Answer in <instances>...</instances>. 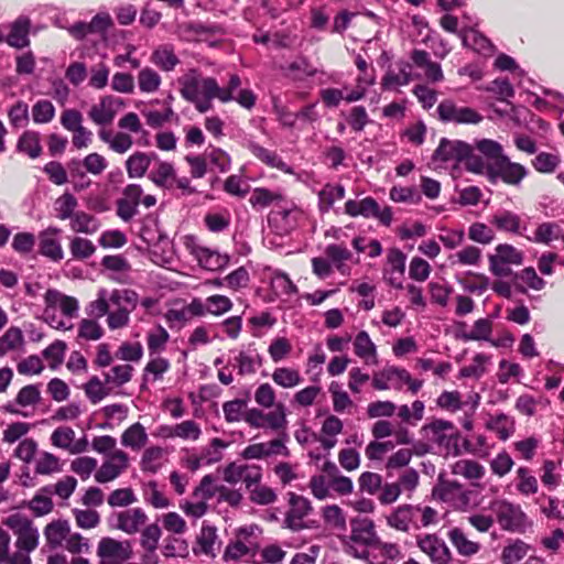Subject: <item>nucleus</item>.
<instances>
[{
	"label": "nucleus",
	"mask_w": 564,
	"mask_h": 564,
	"mask_svg": "<svg viewBox=\"0 0 564 564\" xmlns=\"http://www.w3.org/2000/svg\"><path fill=\"white\" fill-rule=\"evenodd\" d=\"M181 96L195 106L199 113L214 108L213 100L217 99L219 85L214 77H203L196 68H191L178 78Z\"/></svg>",
	"instance_id": "obj_1"
},
{
	"label": "nucleus",
	"mask_w": 564,
	"mask_h": 564,
	"mask_svg": "<svg viewBox=\"0 0 564 564\" xmlns=\"http://www.w3.org/2000/svg\"><path fill=\"white\" fill-rule=\"evenodd\" d=\"M350 534L341 538L343 544L348 546L352 554L366 560L370 555L367 547H371L378 538L373 520L368 517H355L349 522Z\"/></svg>",
	"instance_id": "obj_2"
},
{
	"label": "nucleus",
	"mask_w": 564,
	"mask_h": 564,
	"mask_svg": "<svg viewBox=\"0 0 564 564\" xmlns=\"http://www.w3.org/2000/svg\"><path fill=\"white\" fill-rule=\"evenodd\" d=\"M139 295L135 291L130 289H113L108 291L107 289H99L97 292V299L91 301L86 306V314L93 318H100L108 314L110 304L120 305L126 303L131 307H137Z\"/></svg>",
	"instance_id": "obj_3"
},
{
	"label": "nucleus",
	"mask_w": 564,
	"mask_h": 564,
	"mask_svg": "<svg viewBox=\"0 0 564 564\" xmlns=\"http://www.w3.org/2000/svg\"><path fill=\"white\" fill-rule=\"evenodd\" d=\"M437 118L444 123L478 124L484 117L476 109L458 106L453 99L442 100L436 108Z\"/></svg>",
	"instance_id": "obj_4"
},
{
	"label": "nucleus",
	"mask_w": 564,
	"mask_h": 564,
	"mask_svg": "<svg viewBox=\"0 0 564 564\" xmlns=\"http://www.w3.org/2000/svg\"><path fill=\"white\" fill-rule=\"evenodd\" d=\"M4 524L9 527L17 536V549L32 552L37 547L40 538L39 530L29 518L20 513H14L7 518Z\"/></svg>",
	"instance_id": "obj_5"
},
{
	"label": "nucleus",
	"mask_w": 564,
	"mask_h": 564,
	"mask_svg": "<svg viewBox=\"0 0 564 564\" xmlns=\"http://www.w3.org/2000/svg\"><path fill=\"white\" fill-rule=\"evenodd\" d=\"M345 213L350 217L376 218L384 226H390L392 221L391 208L386 206L381 209L377 200L370 196L360 200L348 199L345 203Z\"/></svg>",
	"instance_id": "obj_6"
},
{
	"label": "nucleus",
	"mask_w": 564,
	"mask_h": 564,
	"mask_svg": "<svg viewBox=\"0 0 564 564\" xmlns=\"http://www.w3.org/2000/svg\"><path fill=\"white\" fill-rule=\"evenodd\" d=\"M528 173L529 171L524 165L511 162L506 155L501 160L492 162L489 182L496 184L500 180L507 185L519 187Z\"/></svg>",
	"instance_id": "obj_7"
},
{
	"label": "nucleus",
	"mask_w": 564,
	"mask_h": 564,
	"mask_svg": "<svg viewBox=\"0 0 564 564\" xmlns=\"http://www.w3.org/2000/svg\"><path fill=\"white\" fill-rule=\"evenodd\" d=\"M497 521L503 530L524 532L530 525L527 514L521 507L508 501H501L495 508Z\"/></svg>",
	"instance_id": "obj_8"
},
{
	"label": "nucleus",
	"mask_w": 564,
	"mask_h": 564,
	"mask_svg": "<svg viewBox=\"0 0 564 564\" xmlns=\"http://www.w3.org/2000/svg\"><path fill=\"white\" fill-rule=\"evenodd\" d=\"M132 553L130 541H117L112 538H102L97 550L99 564H122L131 558Z\"/></svg>",
	"instance_id": "obj_9"
},
{
	"label": "nucleus",
	"mask_w": 564,
	"mask_h": 564,
	"mask_svg": "<svg viewBox=\"0 0 564 564\" xmlns=\"http://www.w3.org/2000/svg\"><path fill=\"white\" fill-rule=\"evenodd\" d=\"M417 547L429 556L433 564H451L453 554L443 539L434 533L416 538Z\"/></svg>",
	"instance_id": "obj_10"
},
{
	"label": "nucleus",
	"mask_w": 564,
	"mask_h": 564,
	"mask_svg": "<svg viewBox=\"0 0 564 564\" xmlns=\"http://www.w3.org/2000/svg\"><path fill=\"white\" fill-rule=\"evenodd\" d=\"M111 527L127 534H135L148 521L147 513L141 508H131L113 513L109 518Z\"/></svg>",
	"instance_id": "obj_11"
},
{
	"label": "nucleus",
	"mask_w": 564,
	"mask_h": 564,
	"mask_svg": "<svg viewBox=\"0 0 564 564\" xmlns=\"http://www.w3.org/2000/svg\"><path fill=\"white\" fill-rule=\"evenodd\" d=\"M129 466V457L121 449L113 451L95 473L99 484L109 482L119 477Z\"/></svg>",
	"instance_id": "obj_12"
},
{
	"label": "nucleus",
	"mask_w": 564,
	"mask_h": 564,
	"mask_svg": "<svg viewBox=\"0 0 564 564\" xmlns=\"http://www.w3.org/2000/svg\"><path fill=\"white\" fill-rule=\"evenodd\" d=\"M123 107V99L111 95L104 96L98 104L91 106L88 117L98 126H107L112 122L117 112Z\"/></svg>",
	"instance_id": "obj_13"
},
{
	"label": "nucleus",
	"mask_w": 564,
	"mask_h": 564,
	"mask_svg": "<svg viewBox=\"0 0 564 564\" xmlns=\"http://www.w3.org/2000/svg\"><path fill=\"white\" fill-rule=\"evenodd\" d=\"M290 509L285 514L284 527L299 532L305 528L303 519L312 511L311 502L307 498L294 492L289 494Z\"/></svg>",
	"instance_id": "obj_14"
},
{
	"label": "nucleus",
	"mask_w": 564,
	"mask_h": 564,
	"mask_svg": "<svg viewBox=\"0 0 564 564\" xmlns=\"http://www.w3.org/2000/svg\"><path fill=\"white\" fill-rule=\"evenodd\" d=\"M469 153V144L460 140L443 138L433 153V161L441 163L463 162Z\"/></svg>",
	"instance_id": "obj_15"
},
{
	"label": "nucleus",
	"mask_w": 564,
	"mask_h": 564,
	"mask_svg": "<svg viewBox=\"0 0 564 564\" xmlns=\"http://www.w3.org/2000/svg\"><path fill=\"white\" fill-rule=\"evenodd\" d=\"M406 256L398 248H391L387 254V267L383 270L386 281L394 289H403Z\"/></svg>",
	"instance_id": "obj_16"
},
{
	"label": "nucleus",
	"mask_w": 564,
	"mask_h": 564,
	"mask_svg": "<svg viewBox=\"0 0 564 564\" xmlns=\"http://www.w3.org/2000/svg\"><path fill=\"white\" fill-rule=\"evenodd\" d=\"M45 305L52 310H59L62 314L68 318L77 316L78 301L69 295L63 294L58 290L50 289L44 295Z\"/></svg>",
	"instance_id": "obj_17"
},
{
	"label": "nucleus",
	"mask_w": 564,
	"mask_h": 564,
	"mask_svg": "<svg viewBox=\"0 0 564 564\" xmlns=\"http://www.w3.org/2000/svg\"><path fill=\"white\" fill-rule=\"evenodd\" d=\"M61 232L58 228L50 227L40 234V252L53 261H61L64 252L56 236Z\"/></svg>",
	"instance_id": "obj_18"
},
{
	"label": "nucleus",
	"mask_w": 564,
	"mask_h": 564,
	"mask_svg": "<svg viewBox=\"0 0 564 564\" xmlns=\"http://www.w3.org/2000/svg\"><path fill=\"white\" fill-rule=\"evenodd\" d=\"M31 21L28 17L21 15L11 25L10 32L6 36V42L15 48H24L29 46V32H30Z\"/></svg>",
	"instance_id": "obj_19"
},
{
	"label": "nucleus",
	"mask_w": 564,
	"mask_h": 564,
	"mask_svg": "<svg viewBox=\"0 0 564 564\" xmlns=\"http://www.w3.org/2000/svg\"><path fill=\"white\" fill-rule=\"evenodd\" d=\"M154 160H158V155L154 152H134L126 161L128 176L130 178L142 177Z\"/></svg>",
	"instance_id": "obj_20"
},
{
	"label": "nucleus",
	"mask_w": 564,
	"mask_h": 564,
	"mask_svg": "<svg viewBox=\"0 0 564 564\" xmlns=\"http://www.w3.org/2000/svg\"><path fill=\"white\" fill-rule=\"evenodd\" d=\"M459 35L464 46L482 55H489L492 53V44L477 30L473 28L464 29L460 31Z\"/></svg>",
	"instance_id": "obj_21"
},
{
	"label": "nucleus",
	"mask_w": 564,
	"mask_h": 564,
	"mask_svg": "<svg viewBox=\"0 0 564 564\" xmlns=\"http://www.w3.org/2000/svg\"><path fill=\"white\" fill-rule=\"evenodd\" d=\"M399 72L389 69L382 78L381 86L384 90H392L399 86L408 85L412 79L411 64L408 62L398 63Z\"/></svg>",
	"instance_id": "obj_22"
},
{
	"label": "nucleus",
	"mask_w": 564,
	"mask_h": 564,
	"mask_svg": "<svg viewBox=\"0 0 564 564\" xmlns=\"http://www.w3.org/2000/svg\"><path fill=\"white\" fill-rule=\"evenodd\" d=\"M300 212L291 204L290 206H280L272 210L269 216V223L278 226L282 231L288 232L296 225V214Z\"/></svg>",
	"instance_id": "obj_23"
},
{
	"label": "nucleus",
	"mask_w": 564,
	"mask_h": 564,
	"mask_svg": "<svg viewBox=\"0 0 564 564\" xmlns=\"http://www.w3.org/2000/svg\"><path fill=\"white\" fill-rule=\"evenodd\" d=\"M448 540L462 556H473L480 550V544L469 540L459 528H453L447 532Z\"/></svg>",
	"instance_id": "obj_24"
},
{
	"label": "nucleus",
	"mask_w": 564,
	"mask_h": 564,
	"mask_svg": "<svg viewBox=\"0 0 564 564\" xmlns=\"http://www.w3.org/2000/svg\"><path fill=\"white\" fill-rule=\"evenodd\" d=\"M490 224L500 231L521 234V218L511 210H498L492 215Z\"/></svg>",
	"instance_id": "obj_25"
},
{
	"label": "nucleus",
	"mask_w": 564,
	"mask_h": 564,
	"mask_svg": "<svg viewBox=\"0 0 564 564\" xmlns=\"http://www.w3.org/2000/svg\"><path fill=\"white\" fill-rule=\"evenodd\" d=\"M156 161V166L150 172L149 178L156 186L171 189L174 186L175 170L169 162Z\"/></svg>",
	"instance_id": "obj_26"
},
{
	"label": "nucleus",
	"mask_w": 564,
	"mask_h": 564,
	"mask_svg": "<svg viewBox=\"0 0 564 564\" xmlns=\"http://www.w3.org/2000/svg\"><path fill=\"white\" fill-rule=\"evenodd\" d=\"M345 187L341 184L327 183L318 193V208L322 213H328L336 200L345 197Z\"/></svg>",
	"instance_id": "obj_27"
},
{
	"label": "nucleus",
	"mask_w": 564,
	"mask_h": 564,
	"mask_svg": "<svg viewBox=\"0 0 564 564\" xmlns=\"http://www.w3.org/2000/svg\"><path fill=\"white\" fill-rule=\"evenodd\" d=\"M69 530V523L66 520H57L48 523L44 530L47 545L51 549H56L59 546L68 535Z\"/></svg>",
	"instance_id": "obj_28"
},
{
	"label": "nucleus",
	"mask_w": 564,
	"mask_h": 564,
	"mask_svg": "<svg viewBox=\"0 0 564 564\" xmlns=\"http://www.w3.org/2000/svg\"><path fill=\"white\" fill-rule=\"evenodd\" d=\"M411 527L415 529L425 528L438 522L437 511L430 506L411 505Z\"/></svg>",
	"instance_id": "obj_29"
},
{
	"label": "nucleus",
	"mask_w": 564,
	"mask_h": 564,
	"mask_svg": "<svg viewBox=\"0 0 564 564\" xmlns=\"http://www.w3.org/2000/svg\"><path fill=\"white\" fill-rule=\"evenodd\" d=\"M412 510L409 503L399 506L387 517V523L398 531L409 532L412 524Z\"/></svg>",
	"instance_id": "obj_30"
},
{
	"label": "nucleus",
	"mask_w": 564,
	"mask_h": 564,
	"mask_svg": "<svg viewBox=\"0 0 564 564\" xmlns=\"http://www.w3.org/2000/svg\"><path fill=\"white\" fill-rule=\"evenodd\" d=\"M151 62L164 72H171L180 63L171 45L159 46L151 56Z\"/></svg>",
	"instance_id": "obj_31"
},
{
	"label": "nucleus",
	"mask_w": 564,
	"mask_h": 564,
	"mask_svg": "<svg viewBox=\"0 0 564 564\" xmlns=\"http://www.w3.org/2000/svg\"><path fill=\"white\" fill-rule=\"evenodd\" d=\"M99 227L100 223L94 215L82 210L76 212L74 217L70 219V228L74 232L93 235L99 229Z\"/></svg>",
	"instance_id": "obj_32"
},
{
	"label": "nucleus",
	"mask_w": 564,
	"mask_h": 564,
	"mask_svg": "<svg viewBox=\"0 0 564 564\" xmlns=\"http://www.w3.org/2000/svg\"><path fill=\"white\" fill-rule=\"evenodd\" d=\"M452 473L469 480H478L484 477L485 468L476 460L460 459L453 465Z\"/></svg>",
	"instance_id": "obj_33"
},
{
	"label": "nucleus",
	"mask_w": 564,
	"mask_h": 564,
	"mask_svg": "<svg viewBox=\"0 0 564 564\" xmlns=\"http://www.w3.org/2000/svg\"><path fill=\"white\" fill-rule=\"evenodd\" d=\"M148 442V435L140 423H134L121 435V444L132 449H140Z\"/></svg>",
	"instance_id": "obj_34"
},
{
	"label": "nucleus",
	"mask_w": 564,
	"mask_h": 564,
	"mask_svg": "<svg viewBox=\"0 0 564 564\" xmlns=\"http://www.w3.org/2000/svg\"><path fill=\"white\" fill-rule=\"evenodd\" d=\"M467 171L485 175L488 181L490 180V170H492V162H489L481 154H476L474 149L469 145V153L463 160Z\"/></svg>",
	"instance_id": "obj_35"
},
{
	"label": "nucleus",
	"mask_w": 564,
	"mask_h": 564,
	"mask_svg": "<svg viewBox=\"0 0 564 564\" xmlns=\"http://www.w3.org/2000/svg\"><path fill=\"white\" fill-rule=\"evenodd\" d=\"M133 367L130 365H117L104 373L105 384L119 388L129 382L132 378Z\"/></svg>",
	"instance_id": "obj_36"
},
{
	"label": "nucleus",
	"mask_w": 564,
	"mask_h": 564,
	"mask_svg": "<svg viewBox=\"0 0 564 564\" xmlns=\"http://www.w3.org/2000/svg\"><path fill=\"white\" fill-rule=\"evenodd\" d=\"M236 366L238 368V373L240 376L254 373L257 368L261 366L262 358L256 351H240L238 356L235 358Z\"/></svg>",
	"instance_id": "obj_37"
},
{
	"label": "nucleus",
	"mask_w": 564,
	"mask_h": 564,
	"mask_svg": "<svg viewBox=\"0 0 564 564\" xmlns=\"http://www.w3.org/2000/svg\"><path fill=\"white\" fill-rule=\"evenodd\" d=\"M18 149L26 153L30 158L36 159L42 153L40 143V133L35 131H25L18 141Z\"/></svg>",
	"instance_id": "obj_38"
},
{
	"label": "nucleus",
	"mask_w": 564,
	"mask_h": 564,
	"mask_svg": "<svg viewBox=\"0 0 564 564\" xmlns=\"http://www.w3.org/2000/svg\"><path fill=\"white\" fill-rule=\"evenodd\" d=\"M248 149L257 159H259L267 165L271 167H276L279 170H284L286 164L274 152L269 151L268 149L263 148L262 145L253 141L248 142Z\"/></svg>",
	"instance_id": "obj_39"
},
{
	"label": "nucleus",
	"mask_w": 564,
	"mask_h": 564,
	"mask_svg": "<svg viewBox=\"0 0 564 564\" xmlns=\"http://www.w3.org/2000/svg\"><path fill=\"white\" fill-rule=\"evenodd\" d=\"M161 551L166 558L186 557L188 555V543L184 539L169 535L164 539Z\"/></svg>",
	"instance_id": "obj_40"
},
{
	"label": "nucleus",
	"mask_w": 564,
	"mask_h": 564,
	"mask_svg": "<svg viewBox=\"0 0 564 564\" xmlns=\"http://www.w3.org/2000/svg\"><path fill=\"white\" fill-rule=\"evenodd\" d=\"M562 228L556 223H542L535 231L532 241L536 243L550 245L553 240L560 239Z\"/></svg>",
	"instance_id": "obj_41"
},
{
	"label": "nucleus",
	"mask_w": 564,
	"mask_h": 564,
	"mask_svg": "<svg viewBox=\"0 0 564 564\" xmlns=\"http://www.w3.org/2000/svg\"><path fill=\"white\" fill-rule=\"evenodd\" d=\"M84 391L94 404L100 402L110 393V387L105 384L99 377L93 376L84 386Z\"/></svg>",
	"instance_id": "obj_42"
},
{
	"label": "nucleus",
	"mask_w": 564,
	"mask_h": 564,
	"mask_svg": "<svg viewBox=\"0 0 564 564\" xmlns=\"http://www.w3.org/2000/svg\"><path fill=\"white\" fill-rule=\"evenodd\" d=\"M117 308L112 312H108L107 314V324L110 329H119L128 326L130 322V313L135 308L127 305L126 303H121L120 305H115Z\"/></svg>",
	"instance_id": "obj_43"
},
{
	"label": "nucleus",
	"mask_w": 564,
	"mask_h": 564,
	"mask_svg": "<svg viewBox=\"0 0 564 564\" xmlns=\"http://www.w3.org/2000/svg\"><path fill=\"white\" fill-rule=\"evenodd\" d=\"M193 252L200 265L208 270L219 269L226 263V260H224L218 252L208 248L196 247Z\"/></svg>",
	"instance_id": "obj_44"
},
{
	"label": "nucleus",
	"mask_w": 564,
	"mask_h": 564,
	"mask_svg": "<svg viewBox=\"0 0 564 564\" xmlns=\"http://www.w3.org/2000/svg\"><path fill=\"white\" fill-rule=\"evenodd\" d=\"M488 427L495 431L500 440L506 441L514 432V421L508 415L500 413L490 419Z\"/></svg>",
	"instance_id": "obj_45"
},
{
	"label": "nucleus",
	"mask_w": 564,
	"mask_h": 564,
	"mask_svg": "<svg viewBox=\"0 0 564 564\" xmlns=\"http://www.w3.org/2000/svg\"><path fill=\"white\" fill-rule=\"evenodd\" d=\"M164 451L162 447L152 446L144 451L141 459L143 471L155 474L162 466Z\"/></svg>",
	"instance_id": "obj_46"
},
{
	"label": "nucleus",
	"mask_w": 564,
	"mask_h": 564,
	"mask_svg": "<svg viewBox=\"0 0 564 564\" xmlns=\"http://www.w3.org/2000/svg\"><path fill=\"white\" fill-rule=\"evenodd\" d=\"M492 332V323L488 318H479L474 323V327L469 333H463L460 338L465 341L469 340H490Z\"/></svg>",
	"instance_id": "obj_47"
},
{
	"label": "nucleus",
	"mask_w": 564,
	"mask_h": 564,
	"mask_svg": "<svg viewBox=\"0 0 564 564\" xmlns=\"http://www.w3.org/2000/svg\"><path fill=\"white\" fill-rule=\"evenodd\" d=\"M282 199L283 196L280 193L271 192L264 187H257L252 191L249 202L254 208H265L272 203L280 202Z\"/></svg>",
	"instance_id": "obj_48"
},
{
	"label": "nucleus",
	"mask_w": 564,
	"mask_h": 564,
	"mask_svg": "<svg viewBox=\"0 0 564 564\" xmlns=\"http://www.w3.org/2000/svg\"><path fill=\"white\" fill-rule=\"evenodd\" d=\"M371 549L379 552L381 561L371 564H386L387 561H394L401 556L400 546L397 543L383 542L378 536Z\"/></svg>",
	"instance_id": "obj_49"
},
{
	"label": "nucleus",
	"mask_w": 564,
	"mask_h": 564,
	"mask_svg": "<svg viewBox=\"0 0 564 564\" xmlns=\"http://www.w3.org/2000/svg\"><path fill=\"white\" fill-rule=\"evenodd\" d=\"M77 486V480L73 476H65L63 479L58 480L55 485L45 486L42 490L47 494H55L62 499H68L72 494L75 491Z\"/></svg>",
	"instance_id": "obj_50"
},
{
	"label": "nucleus",
	"mask_w": 564,
	"mask_h": 564,
	"mask_svg": "<svg viewBox=\"0 0 564 564\" xmlns=\"http://www.w3.org/2000/svg\"><path fill=\"white\" fill-rule=\"evenodd\" d=\"M139 88L142 93H154L161 85V76L150 67H144L138 75Z\"/></svg>",
	"instance_id": "obj_51"
},
{
	"label": "nucleus",
	"mask_w": 564,
	"mask_h": 564,
	"mask_svg": "<svg viewBox=\"0 0 564 564\" xmlns=\"http://www.w3.org/2000/svg\"><path fill=\"white\" fill-rule=\"evenodd\" d=\"M517 489L524 496L534 495L538 492L539 484L538 479L531 475L529 468L519 467L517 469Z\"/></svg>",
	"instance_id": "obj_52"
},
{
	"label": "nucleus",
	"mask_w": 564,
	"mask_h": 564,
	"mask_svg": "<svg viewBox=\"0 0 564 564\" xmlns=\"http://www.w3.org/2000/svg\"><path fill=\"white\" fill-rule=\"evenodd\" d=\"M273 381L283 388H293L301 383L300 372L291 368H276L272 373Z\"/></svg>",
	"instance_id": "obj_53"
},
{
	"label": "nucleus",
	"mask_w": 564,
	"mask_h": 564,
	"mask_svg": "<svg viewBox=\"0 0 564 564\" xmlns=\"http://www.w3.org/2000/svg\"><path fill=\"white\" fill-rule=\"evenodd\" d=\"M355 354L362 358L368 359L370 357L376 358V346L370 339L367 332L361 330L357 334L354 340Z\"/></svg>",
	"instance_id": "obj_54"
},
{
	"label": "nucleus",
	"mask_w": 564,
	"mask_h": 564,
	"mask_svg": "<svg viewBox=\"0 0 564 564\" xmlns=\"http://www.w3.org/2000/svg\"><path fill=\"white\" fill-rule=\"evenodd\" d=\"M57 217L62 220L72 219L76 214L75 209L78 205L76 197L70 193H64L56 202Z\"/></svg>",
	"instance_id": "obj_55"
},
{
	"label": "nucleus",
	"mask_w": 564,
	"mask_h": 564,
	"mask_svg": "<svg viewBox=\"0 0 564 564\" xmlns=\"http://www.w3.org/2000/svg\"><path fill=\"white\" fill-rule=\"evenodd\" d=\"M476 149L479 151V153L485 156L489 162H497L501 160L503 156V150L499 142L490 140V139H482L476 142Z\"/></svg>",
	"instance_id": "obj_56"
},
{
	"label": "nucleus",
	"mask_w": 564,
	"mask_h": 564,
	"mask_svg": "<svg viewBox=\"0 0 564 564\" xmlns=\"http://www.w3.org/2000/svg\"><path fill=\"white\" fill-rule=\"evenodd\" d=\"M462 489V485L456 480H443L440 477L438 485L433 489V496L442 501L455 499Z\"/></svg>",
	"instance_id": "obj_57"
},
{
	"label": "nucleus",
	"mask_w": 564,
	"mask_h": 564,
	"mask_svg": "<svg viewBox=\"0 0 564 564\" xmlns=\"http://www.w3.org/2000/svg\"><path fill=\"white\" fill-rule=\"evenodd\" d=\"M55 116V107L50 100H37L32 107V118L35 123H48Z\"/></svg>",
	"instance_id": "obj_58"
},
{
	"label": "nucleus",
	"mask_w": 564,
	"mask_h": 564,
	"mask_svg": "<svg viewBox=\"0 0 564 564\" xmlns=\"http://www.w3.org/2000/svg\"><path fill=\"white\" fill-rule=\"evenodd\" d=\"M67 171L70 177L75 181V189L80 191L90 185V181L86 177V170L84 162L78 159H72L67 163Z\"/></svg>",
	"instance_id": "obj_59"
},
{
	"label": "nucleus",
	"mask_w": 564,
	"mask_h": 564,
	"mask_svg": "<svg viewBox=\"0 0 564 564\" xmlns=\"http://www.w3.org/2000/svg\"><path fill=\"white\" fill-rule=\"evenodd\" d=\"M530 546L521 540H517L512 544L505 546L502 551V562L505 564H513L521 561L529 552Z\"/></svg>",
	"instance_id": "obj_60"
},
{
	"label": "nucleus",
	"mask_w": 564,
	"mask_h": 564,
	"mask_svg": "<svg viewBox=\"0 0 564 564\" xmlns=\"http://www.w3.org/2000/svg\"><path fill=\"white\" fill-rule=\"evenodd\" d=\"M560 156L557 154L549 153V152H540L533 160V167L540 173H553L558 164Z\"/></svg>",
	"instance_id": "obj_61"
},
{
	"label": "nucleus",
	"mask_w": 564,
	"mask_h": 564,
	"mask_svg": "<svg viewBox=\"0 0 564 564\" xmlns=\"http://www.w3.org/2000/svg\"><path fill=\"white\" fill-rule=\"evenodd\" d=\"M264 424L274 431L286 427V409L283 403H276L273 411L265 413Z\"/></svg>",
	"instance_id": "obj_62"
},
{
	"label": "nucleus",
	"mask_w": 564,
	"mask_h": 564,
	"mask_svg": "<svg viewBox=\"0 0 564 564\" xmlns=\"http://www.w3.org/2000/svg\"><path fill=\"white\" fill-rule=\"evenodd\" d=\"M69 249L72 256L79 260L91 257L96 251V247L90 240L80 237H75L72 239Z\"/></svg>",
	"instance_id": "obj_63"
},
{
	"label": "nucleus",
	"mask_w": 564,
	"mask_h": 564,
	"mask_svg": "<svg viewBox=\"0 0 564 564\" xmlns=\"http://www.w3.org/2000/svg\"><path fill=\"white\" fill-rule=\"evenodd\" d=\"M170 338L169 333L164 327L158 325L148 334V349L150 355L156 354L164 349L165 344Z\"/></svg>",
	"instance_id": "obj_64"
}]
</instances>
